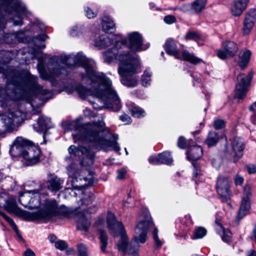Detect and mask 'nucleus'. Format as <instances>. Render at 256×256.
Segmentation results:
<instances>
[{
    "mask_svg": "<svg viewBox=\"0 0 256 256\" xmlns=\"http://www.w3.org/2000/svg\"><path fill=\"white\" fill-rule=\"evenodd\" d=\"M71 215L72 213L66 208L63 206L58 207V204L54 200H46L42 210L38 212L26 214L28 220H40L46 221L55 216L60 218H69Z\"/></svg>",
    "mask_w": 256,
    "mask_h": 256,
    "instance_id": "nucleus-5",
    "label": "nucleus"
},
{
    "mask_svg": "<svg viewBox=\"0 0 256 256\" xmlns=\"http://www.w3.org/2000/svg\"><path fill=\"white\" fill-rule=\"evenodd\" d=\"M63 180L60 178L54 176L48 180V188L52 191H57L62 188Z\"/></svg>",
    "mask_w": 256,
    "mask_h": 256,
    "instance_id": "nucleus-29",
    "label": "nucleus"
},
{
    "mask_svg": "<svg viewBox=\"0 0 256 256\" xmlns=\"http://www.w3.org/2000/svg\"><path fill=\"white\" fill-rule=\"evenodd\" d=\"M120 119L122 121L126 122V123H128V124L130 122H131L130 118L126 114L122 115L120 116Z\"/></svg>",
    "mask_w": 256,
    "mask_h": 256,
    "instance_id": "nucleus-55",
    "label": "nucleus"
},
{
    "mask_svg": "<svg viewBox=\"0 0 256 256\" xmlns=\"http://www.w3.org/2000/svg\"><path fill=\"white\" fill-rule=\"evenodd\" d=\"M102 28L106 32L112 33L116 29V26L113 21L108 16H104L102 19Z\"/></svg>",
    "mask_w": 256,
    "mask_h": 256,
    "instance_id": "nucleus-28",
    "label": "nucleus"
},
{
    "mask_svg": "<svg viewBox=\"0 0 256 256\" xmlns=\"http://www.w3.org/2000/svg\"><path fill=\"white\" fill-rule=\"evenodd\" d=\"M40 154V150L33 144L23 152L22 156L28 165H34L39 162Z\"/></svg>",
    "mask_w": 256,
    "mask_h": 256,
    "instance_id": "nucleus-12",
    "label": "nucleus"
},
{
    "mask_svg": "<svg viewBox=\"0 0 256 256\" xmlns=\"http://www.w3.org/2000/svg\"><path fill=\"white\" fill-rule=\"evenodd\" d=\"M250 110L254 112L252 116L256 117V102L250 106Z\"/></svg>",
    "mask_w": 256,
    "mask_h": 256,
    "instance_id": "nucleus-58",
    "label": "nucleus"
},
{
    "mask_svg": "<svg viewBox=\"0 0 256 256\" xmlns=\"http://www.w3.org/2000/svg\"><path fill=\"white\" fill-rule=\"evenodd\" d=\"M15 10L18 12H25L26 8L21 2H18L16 5Z\"/></svg>",
    "mask_w": 256,
    "mask_h": 256,
    "instance_id": "nucleus-48",
    "label": "nucleus"
},
{
    "mask_svg": "<svg viewBox=\"0 0 256 256\" xmlns=\"http://www.w3.org/2000/svg\"><path fill=\"white\" fill-rule=\"evenodd\" d=\"M100 238L102 243L101 250L104 252L108 244V236L106 232L102 230H100Z\"/></svg>",
    "mask_w": 256,
    "mask_h": 256,
    "instance_id": "nucleus-36",
    "label": "nucleus"
},
{
    "mask_svg": "<svg viewBox=\"0 0 256 256\" xmlns=\"http://www.w3.org/2000/svg\"><path fill=\"white\" fill-rule=\"evenodd\" d=\"M107 224L112 235L114 237L118 236V234L120 236V240L116 244L118 249L124 253L128 252L131 256H138L139 244L146 242L147 232L153 226L150 218L140 222L135 228L134 238L130 243L124 225L121 222L116 220L115 216L111 212H108Z\"/></svg>",
    "mask_w": 256,
    "mask_h": 256,
    "instance_id": "nucleus-2",
    "label": "nucleus"
},
{
    "mask_svg": "<svg viewBox=\"0 0 256 256\" xmlns=\"http://www.w3.org/2000/svg\"><path fill=\"white\" fill-rule=\"evenodd\" d=\"M73 126H76V130L78 131L72 134L74 142L81 140L90 143L92 146L105 150L118 152L120 150L116 141V138L112 136L110 138V134H104V123L102 121L81 126H78V122H75L73 123Z\"/></svg>",
    "mask_w": 256,
    "mask_h": 256,
    "instance_id": "nucleus-3",
    "label": "nucleus"
},
{
    "mask_svg": "<svg viewBox=\"0 0 256 256\" xmlns=\"http://www.w3.org/2000/svg\"><path fill=\"white\" fill-rule=\"evenodd\" d=\"M248 170L250 174H254L256 172V168L254 166H248Z\"/></svg>",
    "mask_w": 256,
    "mask_h": 256,
    "instance_id": "nucleus-59",
    "label": "nucleus"
},
{
    "mask_svg": "<svg viewBox=\"0 0 256 256\" xmlns=\"http://www.w3.org/2000/svg\"><path fill=\"white\" fill-rule=\"evenodd\" d=\"M216 189L218 194L224 202H228L230 198L232 193L229 182L226 177L220 176L217 178Z\"/></svg>",
    "mask_w": 256,
    "mask_h": 256,
    "instance_id": "nucleus-10",
    "label": "nucleus"
},
{
    "mask_svg": "<svg viewBox=\"0 0 256 256\" xmlns=\"http://www.w3.org/2000/svg\"><path fill=\"white\" fill-rule=\"evenodd\" d=\"M250 186L248 185L246 186L244 188V196L242 199H248L250 201L252 196L250 192Z\"/></svg>",
    "mask_w": 256,
    "mask_h": 256,
    "instance_id": "nucleus-45",
    "label": "nucleus"
},
{
    "mask_svg": "<svg viewBox=\"0 0 256 256\" xmlns=\"http://www.w3.org/2000/svg\"><path fill=\"white\" fill-rule=\"evenodd\" d=\"M249 0H234L231 7L233 16H238L246 9Z\"/></svg>",
    "mask_w": 256,
    "mask_h": 256,
    "instance_id": "nucleus-19",
    "label": "nucleus"
},
{
    "mask_svg": "<svg viewBox=\"0 0 256 256\" xmlns=\"http://www.w3.org/2000/svg\"><path fill=\"white\" fill-rule=\"evenodd\" d=\"M48 239L50 242L53 243V242H56V237L54 234H50L48 236Z\"/></svg>",
    "mask_w": 256,
    "mask_h": 256,
    "instance_id": "nucleus-60",
    "label": "nucleus"
},
{
    "mask_svg": "<svg viewBox=\"0 0 256 256\" xmlns=\"http://www.w3.org/2000/svg\"><path fill=\"white\" fill-rule=\"evenodd\" d=\"M182 56L184 60H186L192 64H196L202 62V60L195 56L193 54L184 50L182 52Z\"/></svg>",
    "mask_w": 256,
    "mask_h": 256,
    "instance_id": "nucleus-32",
    "label": "nucleus"
},
{
    "mask_svg": "<svg viewBox=\"0 0 256 256\" xmlns=\"http://www.w3.org/2000/svg\"><path fill=\"white\" fill-rule=\"evenodd\" d=\"M67 244L64 240H59L55 242V247L60 250H63L67 248Z\"/></svg>",
    "mask_w": 256,
    "mask_h": 256,
    "instance_id": "nucleus-46",
    "label": "nucleus"
},
{
    "mask_svg": "<svg viewBox=\"0 0 256 256\" xmlns=\"http://www.w3.org/2000/svg\"><path fill=\"white\" fill-rule=\"evenodd\" d=\"M223 50H218V56L222 60L230 58L234 56L238 50L236 43L232 41H226L223 43Z\"/></svg>",
    "mask_w": 256,
    "mask_h": 256,
    "instance_id": "nucleus-11",
    "label": "nucleus"
},
{
    "mask_svg": "<svg viewBox=\"0 0 256 256\" xmlns=\"http://www.w3.org/2000/svg\"><path fill=\"white\" fill-rule=\"evenodd\" d=\"M33 143L22 137H18L14 142L10 150L12 155H22L23 152L26 150Z\"/></svg>",
    "mask_w": 256,
    "mask_h": 256,
    "instance_id": "nucleus-13",
    "label": "nucleus"
},
{
    "mask_svg": "<svg viewBox=\"0 0 256 256\" xmlns=\"http://www.w3.org/2000/svg\"><path fill=\"white\" fill-rule=\"evenodd\" d=\"M252 76V72H250L247 76L241 74L238 76L234 96L239 100H243L246 96L248 90V87L250 84Z\"/></svg>",
    "mask_w": 256,
    "mask_h": 256,
    "instance_id": "nucleus-9",
    "label": "nucleus"
},
{
    "mask_svg": "<svg viewBox=\"0 0 256 256\" xmlns=\"http://www.w3.org/2000/svg\"><path fill=\"white\" fill-rule=\"evenodd\" d=\"M14 85L8 84L6 88H0V106L5 107L8 100L10 98L12 94L14 93Z\"/></svg>",
    "mask_w": 256,
    "mask_h": 256,
    "instance_id": "nucleus-18",
    "label": "nucleus"
},
{
    "mask_svg": "<svg viewBox=\"0 0 256 256\" xmlns=\"http://www.w3.org/2000/svg\"><path fill=\"white\" fill-rule=\"evenodd\" d=\"M118 40L117 36H113L112 40L114 41V47L108 49L103 53L104 59L107 63L117 60L119 62L118 74L123 78L122 82L128 86H134L138 84V80L136 78H128V77L137 72L140 65L138 60L128 52H119L120 44Z\"/></svg>",
    "mask_w": 256,
    "mask_h": 256,
    "instance_id": "nucleus-4",
    "label": "nucleus"
},
{
    "mask_svg": "<svg viewBox=\"0 0 256 256\" xmlns=\"http://www.w3.org/2000/svg\"><path fill=\"white\" fill-rule=\"evenodd\" d=\"M221 216L217 214L214 221L215 228L218 232L220 235L222 240L226 242H228L232 238V233L229 230L224 228L220 222Z\"/></svg>",
    "mask_w": 256,
    "mask_h": 256,
    "instance_id": "nucleus-16",
    "label": "nucleus"
},
{
    "mask_svg": "<svg viewBox=\"0 0 256 256\" xmlns=\"http://www.w3.org/2000/svg\"><path fill=\"white\" fill-rule=\"evenodd\" d=\"M41 196L38 190L28 191L20 194L19 202L24 206L30 209L38 208L41 204Z\"/></svg>",
    "mask_w": 256,
    "mask_h": 256,
    "instance_id": "nucleus-8",
    "label": "nucleus"
},
{
    "mask_svg": "<svg viewBox=\"0 0 256 256\" xmlns=\"http://www.w3.org/2000/svg\"><path fill=\"white\" fill-rule=\"evenodd\" d=\"M118 38L120 45L125 44L132 52H138L144 50L143 39L142 35L138 32H132L128 34L124 40H121L120 35H116Z\"/></svg>",
    "mask_w": 256,
    "mask_h": 256,
    "instance_id": "nucleus-7",
    "label": "nucleus"
},
{
    "mask_svg": "<svg viewBox=\"0 0 256 256\" xmlns=\"http://www.w3.org/2000/svg\"><path fill=\"white\" fill-rule=\"evenodd\" d=\"M72 60H74V66H82L84 68L87 76L92 82L90 90L84 86L78 88V90L80 95L83 97L94 96L102 101L106 108L118 110L120 107V101L112 86L111 80L104 74H96L88 60L82 54H78L73 57L62 56L58 64L50 68L51 76L66 74L65 66H68Z\"/></svg>",
    "mask_w": 256,
    "mask_h": 256,
    "instance_id": "nucleus-1",
    "label": "nucleus"
},
{
    "mask_svg": "<svg viewBox=\"0 0 256 256\" xmlns=\"http://www.w3.org/2000/svg\"><path fill=\"white\" fill-rule=\"evenodd\" d=\"M176 20V18L172 15H168L164 17V21L168 24H172Z\"/></svg>",
    "mask_w": 256,
    "mask_h": 256,
    "instance_id": "nucleus-51",
    "label": "nucleus"
},
{
    "mask_svg": "<svg viewBox=\"0 0 256 256\" xmlns=\"http://www.w3.org/2000/svg\"><path fill=\"white\" fill-rule=\"evenodd\" d=\"M28 84L32 90L39 93L40 94L46 96L49 94L50 91L46 89H44L40 85L37 83V78L34 76L28 74L26 78Z\"/></svg>",
    "mask_w": 256,
    "mask_h": 256,
    "instance_id": "nucleus-17",
    "label": "nucleus"
},
{
    "mask_svg": "<svg viewBox=\"0 0 256 256\" xmlns=\"http://www.w3.org/2000/svg\"><path fill=\"white\" fill-rule=\"evenodd\" d=\"M178 144L179 148H184L187 146L188 143L184 137L180 136L178 138Z\"/></svg>",
    "mask_w": 256,
    "mask_h": 256,
    "instance_id": "nucleus-49",
    "label": "nucleus"
},
{
    "mask_svg": "<svg viewBox=\"0 0 256 256\" xmlns=\"http://www.w3.org/2000/svg\"><path fill=\"white\" fill-rule=\"evenodd\" d=\"M78 30V27L77 26H74L71 32H70L72 36L76 35V32Z\"/></svg>",
    "mask_w": 256,
    "mask_h": 256,
    "instance_id": "nucleus-62",
    "label": "nucleus"
},
{
    "mask_svg": "<svg viewBox=\"0 0 256 256\" xmlns=\"http://www.w3.org/2000/svg\"><path fill=\"white\" fill-rule=\"evenodd\" d=\"M206 0H196L192 4V8L196 12L202 10L206 6Z\"/></svg>",
    "mask_w": 256,
    "mask_h": 256,
    "instance_id": "nucleus-35",
    "label": "nucleus"
},
{
    "mask_svg": "<svg viewBox=\"0 0 256 256\" xmlns=\"http://www.w3.org/2000/svg\"><path fill=\"white\" fill-rule=\"evenodd\" d=\"M225 125V122L222 119L216 120L213 124L214 128L217 130L223 128Z\"/></svg>",
    "mask_w": 256,
    "mask_h": 256,
    "instance_id": "nucleus-43",
    "label": "nucleus"
},
{
    "mask_svg": "<svg viewBox=\"0 0 256 256\" xmlns=\"http://www.w3.org/2000/svg\"><path fill=\"white\" fill-rule=\"evenodd\" d=\"M247 256H256V252L254 250H250L247 252Z\"/></svg>",
    "mask_w": 256,
    "mask_h": 256,
    "instance_id": "nucleus-61",
    "label": "nucleus"
},
{
    "mask_svg": "<svg viewBox=\"0 0 256 256\" xmlns=\"http://www.w3.org/2000/svg\"><path fill=\"white\" fill-rule=\"evenodd\" d=\"M186 154L188 160L191 161L196 160L202 156V150L199 146H192L189 148Z\"/></svg>",
    "mask_w": 256,
    "mask_h": 256,
    "instance_id": "nucleus-22",
    "label": "nucleus"
},
{
    "mask_svg": "<svg viewBox=\"0 0 256 256\" xmlns=\"http://www.w3.org/2000/svg\"><path fill=\"white\" fill-rule=\"evenodd\" d=\"M130 110L132 116L138 118L144 116L145 114L144 111L140 108L134 107Z\"/></svg>",
    "mask_w": 256,
    "mask_h": 256,
    "instance_id": "nucleus-39",
    "label": "nucleus"
},
{
    "mask_svg": "<svg viewBox=\"0 0 256 256\" xmlns=\"http://www.w3.org/2000/svg\"><path fill=\"white\" fill-rule=\"evenodd\" d=\"M24 256H36L34 252L30 248H28L24 253Z\"/></svg>",
    "mask_w": 256,
    "mask_h": 256,
    "instance_id": "nucleus-57",
    "label": "nucleus"
},
{
    "mask_svg": "<svg viewBox=\"0 0 256 256\" xmlns=\"http://www.w3.org/2000/svg\"><path fill=\"white\" fill-rule=\"evenodd\" d=\"M68 152L70 154H74V156L78 154L80 152L82 154H86L87 150L84 148H77L74 146H71L68 149Z\"/></svg>",
    "mask_w": 256,
    "mask_h": 256,
    "instance_id": "nucleus-40",
    "label": "nucleus"
},
{
    "mask_svg": "<svg viewBox=\"0 0 256 256\" xmlns=\"http://www.w3.org/2000/svg\"><path fill=\"white\" fill-rule=\"evenodd\" d=\"M76 220L77 222L78 228L79 230H84V231L87 230L90 224L88 215L86 216L82 214H79L76 216Z\"/></svg>",
    "mask_w": 256,
    "mask_h": 256,
    "instance_id": "nucleus-23",
    "label": "nucleus"
},
{
    "mask_svg": "<svg viewBox=\"0 0 256 256\" xmlns=\"http://www.w3.org/2000/svg\"><path fill=\"white\" fill-rule=\"evenodd\" d=\"M212 164L216 168H218L220 166L219 162H216L214 160L212 161Z\"/></svg>",
    "mask_w": 256,
    "mask_h": 256,
    "instance_id": "nucleus-64",
    "label": "nucleus"
},
{
    "mask_svg": "<svg viewBox=\"0 0 256 256\" xmlns=\"http://www.w3.org/2000/svg\"><path fill=\"white\" fill-rule=\"evenodd\" d=\"M86 16L88 18H94L96 16L97 14L96 12H94L92 10L89 8H87L85 10Z\"/></svg>",
    "mask_w": 256,
    "mask_h": 256,
    "instance_id": "nucleus-50",
    "label": "nucleus"
},
{
    "mask_svg": "<svg viewBox=\"0 0 256 256\" xmlns=\"http://www.w3.org/2000/svg\"><path fill=\"white\" fill-rule=\"evenodd\" d=\"M78 256H88V248L84 244L77 245Z\"/></svg>",
    "mask_w": 256,
    "mask_h": 256,
    "instance_id": "nucleus-37",
    "label": "nucleus"
},
{
    "mask_svg": "<svg viewBox=\"0 0 256 256\" xmlns=\"http://www.w3.org/2000/svg\"><path fill=\"white\" fill-rule=\"evenodd\" d=\"M248 199H242L241 204L238 212L236 219L240 220L245 216L247 215L249 212L250 208V202Z\"/></svg>",
    "mask_w": 256,
    "mask_h": 256,
    "instance_id": "nucleus-24",
    "label": "nucleus"
},
{
    "mask_svg": "<svg viewBox=\"0 0 256 256\" xmlns=\"http://www.w3.org/2000/svg\"><path fill=\"white\" fill-rule=\"evenodd\" d=\"M232 151L230 154L233 158L234 162H236L242 156L244 144L242 139L235 137L231 140Z\"/></svg>",
    "mask_w": 256,
    "mask_h": 256,
    "instance_id": "nucleus-14",
    "label": "nucleus"
},
{
    "mask_svg": "<svg viewBox=\"0 0 256 256\" xmlns=\"http://www.w3.org/2000/svg\"><path fill=\"white\" fill-rule=\"evenodd\" d=\"M72 194L76 196H80L81 204L87 206L90 204L94 198V195L90 192H84L80 190H72Z\"/></svg>",
    "mask_w": 256,
    "mask_h": 256,
    "instance_id": "nucleus-20",
    "label": "nucleus"
},
{
    "mask_svg": "<svg viewBox=\"0 0 256 256\" xmlns=\"http://www.w3.org/2000/svg\"><path fill=\"white\" fill-rule=\"evenodd\" d=\"M6 222L10 224V225L12 227V228L14 229V232L18 235V229L15 223L13 221V220L12 219L10 218L8 221H6Z\"/></svg>",
    "mask_w": 256,
    "mask_h": 256,
    "instance_id": "nucleus-54",
    "label": "nucleus"
},
{
    "mask_svg": "<svg viewBox=\"0 0 256 256\" xmlns=\"http://www.w3.org/2000/svg\"><path fill=\"white\" fill-rule=\"evenodd\" d=\"M94 162V157L92 154L88 155L81 162V164L83 166L91 165Z\"/></svg>",
    "mask_w": 256,
    "mask_h": 256,
    "instance_id": "nucleus-42",
    "label": "nucleus"
},
{
    "mask_svg": "<svg viewBox=\"0 0 256 256\" xmlns=\"http://www.w3.org/2000/svg\"><path fill=\"white\" fill-rule=\"evenodd\" d=\"M164 48L168 54L174 56L177 58H180L178 52L176 48V46L174 40L170 38L168 39L165 44Z\"/></svg>",
    "mask_w": 256,
    "mask_h": 256,
    "instance_id": "nucleus-25",
    "label": "nucleus"
},
{
    "mask_svg": "<svg viewBox=\"0 0 256 256\" xmlns=\"http://www.w3.org/2000/svg\"><path fill=\"white\" fill-rule=\"evenodd\" d=\"M153 237L155 242V244L158 248L161 246L162 245V241L158 238V230L154 228L153 232Z\"/></svg>",
    "mask_w": 256,
    "mask_h": 256,
    "instance_id": "nucleus-47",
    "label": "nucleus"
},
{
    "mask_svg": "<svg viewBox=\"0 0 256 256\" xmlns=\"http://www.w3.org/2000/svg\"><path fill=\"white\" fill-rule=\"evenodd\" d=\"M151 74L148 70H146L142 77V84L143 86H146L150 84L151 80Z\"/></svg>",
    "mask_w": 256,
    "mask_h": 256,
    "instance_id": "nucleus-41",
    "label": "nucleus"
},
{
    "mask_svg": "<svg viewBox=\"0 0 256 256\" xmlns=\"http://www.w3.org/2000/svg\"><path fill=\"white\" fill-rule=\"evenodd\" d=\"M4 208L10 213H16L18 212V209L17 206L16 200L14 198L10 196L6 200L5 198L4 200Z\"/></svg>",
    "mask_w": 256,
    "mask_h": 256,
    "instance_id": "nucleus-26",
    "label": "nucleus"
},
{
    "mask_svg": "<svg viewBox=\"0 0 256 256\" xmlns=\"http://www.w3.org/2000/svg\"><path fill=\"white\" fill-rule=\"evenodd\" d=\"M149 162L154 164H157L160 163L170 164H172V160L170 157V152H164L159 154L157 156H150L149 158Z\"/></svg>",
    "mask_w": 256,
    "mask_h": 256,
    "instance_id": "nucleus-21",
    "label": "nucleus"
},
{
    "mask_svg": "<svg viewBox=\"0 0 256 256\" xmlns=\"http://www.w3.org/2000/svg\"><path fill=\"white\" fill-rule=\"evenodd\" d=\"M68 175L72 177H74L76 179H77V175L78 173V171L74 165H72L68 167Z\"/></svg>",
    "mask_w": 256,
    "mask_h": 256,
    "instance_id": "nucleus-44",
    "label": "nucleus"
},
{
    "mask_svg": "<svg viewBox=\"0 0 256 256\" xmlns=\"http://www.w3.org/2000/svg\"><path fill=\"white\" fill-rule=\"evenodd\" d=\"M251 52L248 50H246L240 54L239 65L242 68H244L247 66L250 56Z\"/></svg>",
    "mask_w": 256,
    "mask_h": 256,
    "instance_id": "nucleus-31",
    "label": "nucleus"
},
{
    "mask_svg": "<svg viewBox=\"0 0 256 256\" xmlns=\"http://www.w3.org/2000/svg\"><path fill=\"white\" fill-rule=\"evenodd\" d=\"M118 174L117 178L118 179H122L124 178V177L126 173V171L124 169H120L118 171Z\"/></svg>",
    "mask_w": 256,
    "mask_h": 256,
    "instance_id": "nucleus-56",
    "label": "nucleus"
},
{
    "mask_svg": "<svg viewBox=\"0 0 256 256\" xmlns=\"http://www.w3.org/2000/svg\"><path fill=\"white\" fill-rule=\"evenodd\" d=\"M256 21V9H252L246 14L244 19L242 30L244 34H249Z\"/></svg>",
    "mask_w": 256,
    "mask_h": 256,
    "instance_id": "nucleus-15",
    "label": "nucleus"
},
{
    "mask_svg": "<svg viewBox=\"0 0 256 256\" xmlns=\"http://www.w3.org/2000/svg\"><path fill=\"white\" fill-rule=\"evenodd\" d=\"M26 118V113L21 110H12L0 115V134L16 130Z\"/></svg>",
    "mask_w": 256,
    "mask_h": 256,
    "instance_id": "nucleus-6",
    "label": "nucleus"
},
{
    "mask_svg": "<svg viewBox=\"0 0 256 256\" xmlns=\"http://www.w3.org/2000/svg\"><path fill=\"white\" fill-rule=\"evenodd\" d=\"M202 174H201L200 170L196 166H194V168L193 170V178H200Z\"/></svg>",
    "mask_w": 256,
    "mask_h": 256,
    "instance_id": "nucleus-53",
    "label": "nucleus"
},
{
    "mask_svg": "<svg viewBox=\"0 0 256 256\" xmlns=\"http://www.w3.org/2000/svg\"><path fill=\"white\" fill-rule=\"evenodd\" d=\"M234 182L236 185H242L244 182L243 177L239 174H236L234 178Z\"/></svg>",
    "mask_w": 256,
    "mask_h": 256,
    "instance_id": "nucleus-52",
    "label": "nucleus"
},
{
    "mask_svg": "<svg viewBox=\"0 0 256 256\" xmlns=\"http://www.w3.org/2000/svg\"><path fill=\"white\" fill-rule=\"evenodd\" d=\"M206 232L207 230L206 228L202 227H198L194 230L192 236V239L196 240L201 238L206 235Z\"/></svg>",
    "mask_w": 256,
    "mask_h": 256,
    "instance_id": "nucleus-34",
    "label": "nucleus"
},
{
    "mask_svg": "<svg viewBox=\"0 0 256 256\" xmlns=\"http://www.w3.org/2000/svg\"><path fill=\"white\" fill-rule=\"evenodd\" d=\"M252 238L256 241V225L255 226L252 232Z\"/></svg>",
    "mask_w": 256,
    "mask_h": 256,
    "instance_id": "nucleus-63",
    "label": "nucleus"
},
{
    "mask_svg": "<svg viewBox=\"0 0 256 256\" xmlns=\"http://www.w3.org/2000/svg\"><path fill=\"white\" fill-rule=\"evenodd\" d=\"M186 40H194L198 41L201 40L200 35L196 32L190 30L186 34Z\"/></svg>",
    "mask_w": 256,
    "mask_h": 256,
    "instance_id": "nucleus-38",
    "label": "nucleus"
},
{
    "mask_svg": "<svg viewBox=\"0 0 256 256\" xmlns=\"http://www.w3.org/2000/svg\"><path fill=\"white\" fill-rule=\"evenodd\" d=\"M111 40L106 34H102L98 37L95 41L94 46L100 49L105 48L110 45Z\"/></svg>",
    "mask_w": 256,
    "mask_h": 256,
    "instance_id": "nucleus-27",
    "label": "nucleus"
},
{
    "mask_svg": "<svg viewBox=\"0 0 256 256\" xmlns=\"http://www.w3.org/2000/svg\"><path fill=\"white\" fill-rule=\"evenodd\" d=\"M219 140L220 136L218 132H209V147L216 146Z\"/></svg>",
    "mask_w": 256,
    "mask_h": 256,
    "instance_id": "nucleus-33",
    "label": "nucleus"
},
{
    "mask_svg": "<svg viewBox=\"0 0 256 256\" xmlns=\"http://www.w3.org/2000/svg\"><path fill=\"white\" fill-rule=\"evenodd\" d=\"M50 119L47 117H40L38 120L39 128L38 129L35 126L34 128L36 131H42L50 127Z\"/></svg>",
    "mask_w": 256,
    "mask_h": 256,
    "instance_id": "nucleus-30",
    "label": "nucleus"
}]
</instances>
